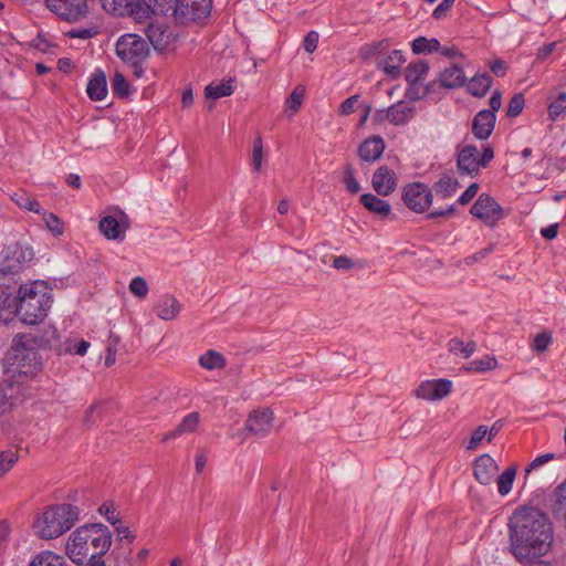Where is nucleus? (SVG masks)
Returning a JSON list of instances; mask_svg holds the SVG:
<instances>
[{"mask_svg": "<svg viewBox=\"0 0 566 566\" xmlns=\"http://www.w3.org/2000/svg\"><path fill=\"white\" fill-rule=\"evenodd\" d=\"M385 150V142L381 137L375 136L366 139L359 147L358 153L363 160H377Z\"/></svg>", "mask_w": 566, "mask_h": 566, "instance_id": "obj_24", "label": "nucleus"}, {"mask_svg": "<svg viewBox=\"0 0 566 566\" xmlns=\"http://www.w3.org/2000/svg\"><path fill=\"white\" fill-rule=\"evenodd\" d=\"M304 88L297 86L293 90L290 96L285 99V112L289 117H293L300 109L304 99Z\"/></svg>", "mask_w": 566, "mask_h": 566, "instance_id": "obj_39", "label": "nucleus"}, {"mask_svg": "<svg viewBox=\"0 0 566 566\" xmlns=\"http://www.w3.org/2000/svg\"><path fill=\"white\" fill-rule=\"evenodd\" d=\"M552 343V336L548 333L537 334L533 342V349L542 353L547 349L549 344Z\"/></svg>", "mask_w": 566, "mask_h": 566, "instance_id": "obj_56", "label": "nucleus"}, {"mask_svg": "<svg viewBox=\"0 0 566 566\" xmlns=\"http://www.w3.org/2000/svg\"><path fill=\"white\" fill-rule=\"evenodd\" d=\"M492 86V78L488 74H479L471 78L468 91L478 97L484 96Z\"/></svg>", "mask_w": 566, "mask_h": 566, "instance_id": "obj_32", "label": "nucleus"}, {"mask_svg": "<svg viewBox=\"0 0 566 566\" xmlns=\"http://www.w3.org/2000/svg\"><path fill=\"white\" fill-rule=\"evenodd\" d=\"M43 221L45 227L54 234L61 235L63 233V226L60 218L52 212L43 213Z\"/></svg>", "mask_w": 566, "mask_h": 566, "instance_id": "obj_49", "label": "nucleus"}, {"mask_svg": "<svg viewBox=\"0 0 566 566\" xmlns=\"http://www.w3.org/2000/svg\"><path fill=\"white\" fill-rule=\"evenodd\" d=\"M211 3V0H177L174 12L181 23L197 21L210 14Z\"/></svg>", "mask_w": 566, "mask_h": 566, "instance_id": "obj_11", "label": "nucleus"}, {"mask_svg": "<svg viewBox=\"0 0 566 566\" xmlns=\"http://www.w3.org/2000/svg\"><path fill=\"white\" fill-rule=\"evenodd\" d=\"M479 184L473 182L471 184L465 191L459 197L458 202L462 206L468 205L478 193L479 191Z\"/></svg>", "mask_w": 566, "mask_h": 566, "instance_id": "obj_60", "label": "nucleus"}, {"mask_svg": "<svg viewBox=\"0 0 566 566\" xmlns=\"http://www.w3.org/2000/svg\"><path fill=\"white\" fill-rule=\"evenodd\" d=\"M146 34L156 50H165L174 39V34L169 28L158 22H151L147 27Z\"/></svg>", "mask_w": 566, "mask_h": 566, "instance_id": "obj_19", "label": "nucleus"}, {"mask_svg": "<svg viewBox=\"0 0 566 566\" xmlns=\"http://www.w3.org/2000/svg\"><path fill=\"white\" fill-rule=\"evenodd\" d=\"M86 92L94 101H102L107 94V83L104 73H96L88 82Z\"/></svg>", "mask_w": 566, "mask_h": 566, "instance_id": "obj_30", "label": "nucleus"}, {"mask_svg": "<svg viewBox=\"0 0 566 566\" xmlns=\"http://www.w3.org/2000/svg\"><path fill=\"white\" fill-rule=\"evenodd\" d=\"M176 0H148L146 2L149 6L150 13L165 12L169 9H174Z\"/></svg>", "mask_w": 566, "mask_h": 566, "instance_id": "obj_55", "label": "nucleus"}, {"mask_svg": "<svg viewBox=\"0 0 566 566\" xmlns=\"http://www.w3.org/2000/svg\"><path fill=\"white\" fill-rule=\"evenodd\" d=\"M273 419V412L270 409L254 410L248 417L244 428L253 436L264 437L270 432Z\"/></svg>", "mask_w": 566, "mask_h": 566, "instance_id": "obj_14", "label": "nucleus"}, {"mask_svg": "<svg viewBox=\"0 0 566 566\" xmlns=\"http://www.w3.org/2000/svg\"><path fill=\"white\" fill-rule=\"evenodd\" d=\"M458 169L461 174L474 177L482 167L479 159V150L475 146L467 145L458 153Z\"/></svg>", "mask_w": 566, "mask_h": 566, "instance_id": "obj_16", "label": "nucleus"}, {"mask_svg": "<svg viewBox=\"0 0 566 566\" xmlns=\"http://www.w3.org/2000/svg\"><path fill=\"white\" fill-rule=\"evenodd\" d=\"M99 33V28L96 24H91L85 28H74L67 31L66 35L72 39L88 40L95 38Z\"/></svg>", "mask_w": 566, "mask_h": 566, "instance_id": "obj_44", "label": "nucleus"}, {"mask_svg": "<svg viewBox=\"0 0 566 566\" xmlns=\"http://www.w3.org/2000/svg\"><path fill=\"white\" fill-rule=\"evenodd\" d=\"M403 62L405 57L402 52L394 50L379 65L388 76L395 78L399 75Z\"/></svg>", "mask_w": 566, "mask_h": 566, "instance_id": "obj_31", "label": "nucleus"}, {"mask_svg": "<svg viewBox=\"0 0 566 566\" xmlns=\"http://www.w3.org/2000/svg\"><path fill=\"white\" fill-rule=\"evenodd\" d=\"M119 343V338L115 335H109L107 342H106V357H105V365L107 367L114 365L116 360V354H117V346Z\"/></svg>", "mask_w": 566, "mask_h": 566, "instance_id": "obj_50", "label": "nucleus"}, {"mask_svg": "<svg viewBox=\"0 0 566 566\" xmlns=\"http://www.w3.org/2000/svg\"><path fill=\"white\" fill-rule=\"evenodd\" d=\"M263 160V145L262 139L258 137L253 144L251 165L255 171H259Z\"/></svg>", "mask_w": 566, "mask_h": 566, "instance_id": "obj_53", "label": "nucleus"}, {"mask_svg": "<svg viewBox=\"0 0 566 566\" xmlns=\"http://www.w3.org/2000/svg\"><path fill=\"white\" fill-rule=\"evenodd\" d=\"M112 88L113 92L119 96H127L129 94V84L125 76L119 72L114 74L112 80Z\"/></svg>", "mask_w": 566, "mask_h": 566, "instance_id": "obj_48", "label": "nucleus"}, {"mask_svg": "<svg viewBox=\"0 0 566 566\" xmlns=\"http://www.w3.org/2000/svg\"><path fill=\"white\" fill-rule=\"evenodd\" d=\"M200 422V415L198 412H191L187 415L182 421L179 423L178 432L182 434L191 433L196 431L198 424Z\"/></svg>", "mask_w": 566, "mask_h": 566, "instance_id": "obj_46", "label": "nucleus"}, {"mask_svg": "<svg viewBox=\"0 0 566 566\" xmlns=\"http://www.w3.org/2000/svg\"><path fill=\"white\" fill-rule=\"evenodd\" d=\"M12 201L18 205L20 208L27 209L29 211L41 213V206L40 203L31 197L29 193H27L23 190L15 191L11 196Z\"/></svg>", "mask_w": 566, "mask_h": 566, "instance_id": "obj_37", "label": "nucleus"}, {"mask_svg": "<svg viewBox=\"0 0 566 566\" xmlns=\"http://www.w3.org/2000/svg\"><path fill=\"white\" fill-rule=\"evenodd\" d=\"M440 81L448 88L462 86L465 81L464 72L460 66L451 65L440 74Z\"/></svg>", "mask_w": 566, "mask_h": 566, "instance_id": "obj_28", "label": "nucleus"}, {"mask_svg": "<svg viewBox=\"0 0 566 566\" xmlns=\"http://www.w3.org/2000/svg\"><path fill=\"white\" fill-rule=\"evenodd\" d=\"M516 468L510 467L505 469L496 480L497 491L502 496L507 495L513 486L515 476H516Z\"/></svg>", "mask_w": 566, "mask_h": 566, "instance_id": "obj_38", "label": "nucleus"}, {"mask_svg": "<svg viewBox=\"0 0 566 566\" xmlns=\"http://www.w3.org/2000/svg\"><path fill=\"white\" fill-rule=\"evenodd\" d=\"M459 187V182L448 176H442L433 186V189L438 196H441L442 198H449L452 197Z\"/></svg>", "mask_w": 566, "mask_h": 566, "instance_id": "obj_36", "label": "nucleus"}, {"mask_svg": "<svg viewBox=\"0 0 566 566\" xmlns=\"http://www.w3.org/2000/svg\"><path fill=\"white\" fill-rule=\"evenodd\" d=\"M317 43H318V33L315 31H310L305 35L304 41H303L304 50L308 53H313L317 48Z\"/></svg>", "mask_w": 566, "mask_h": 566, "instance_id": "obj_61", "label": "nucleus"}, {"mask_svg": "<svg viewBox=\"0 0 566 566\" xmlns=\"http://www.w3.org/2000/svg\"><path fill=\"white\" fill-rule=\"evenodd\" d=\"M411 48L416 54L431 53L440 50V42L434 38L427 39L424 36H419L413 40Z\"/></svg>", "mask_w": 566, "mask_h": 566, "instance_id": "obj_41", "label": "nucleus"}, {"mask_svg": "<svg viewBox=\"0 0 566 566\" xmlns=\"http://www.w3.org/2000/svg\"><path fill=\"white\" fill-rule=\"evenodd\" d=\"M555 458L554 453H545L536 457L525 469L526 473H530L532 470L538 469L539 467L546 464Z\"/></svg>", "mask_w": 566, "mask_h": 566, "instance_id": "obj_59", "label": "nucleus"}, {"mask_svg": "<svg viewBox=\"0 0 566 566\" xmlns=\"http://www.w3.org/2000/svg\"><path fill=\"white\" fill-rule=\"evenodd\" d=\"M431 189L421 182H411L402 189L405 205L417 213L424 212L432 203Z\"/></svg>", "mask_w": 566, "mask_h": 566, "instance_id": "obj_10", "label": "nucleus"}, {"mask_svg": "<svg viewBox=\"0 0 566 566\" xmlns=\"http://www.w3.org/2000/svg\"><path fill=\"white\" fill-rule=\"evenodd\" d=\"M32 249L20 242H12L1 251L3 270L17 272L33 259Z\"/></svg>", "mask_w": 566, "mask_h": 566, "instance_id": "obj_12", "label": "nucleus"}, {"mask_svg": "<svg viewBox=\"0 0 566 566\" xmlns=\"http://www.w3.org/2000/svg\"><path fill=\"white\" fill-rule=\"evenodd\" d=\"M497 367V360L494 356L486 355L480 359L472 360L464 369L467 371L484 373Z\"/></svg>", "mask_w": 566, "mask_h": 566, "instance_id": "obj_40", "label": "nucleus"}, {"mask_svg": "<svg viewBox=\"0 0 566 566\" xmlns=\"http://www.w3.org/2000/svg\"><path fill=\"white\" fill-rule=\"evenodd\" d=\"M182 305L174 295H164L159 298L155 311L159 318L174 321L181 312Z\"/></svg>", "mask_w": 566, "mask_h": 566, "instance_id": "obj_21", "label": "nucleus"}, {"mask_svg": "<svg viewBox=\"0 0 566 566\" xmlns=\"http://www.w3.org/2000/svg\"><path fill=\"white\" fill-rule=\"evenodd\" d=\"M109 528L101 523L88 524L72 532L66 542V555L77 564L104 555L112 545Z\"/></svg>", "mask_w": 566, "mask_h": 566, "instance_id": "obj_2", "label": "nucleus"}, {"mask_svg": "<svg viewBox=\"0 0 566 566\" xmlns=\"http://www.w3.org/2000/svg\"><path fill=\"white\" fill-rule=\"evenodd\" d=\"M455 0H442L441 3L434 9L433 17L436 19H442L447 12L452 8Z\"/></svg>", "mask_w": 566, "mask_h": 566, "instance_id": "obj_63", "label": "nucleus"}, {"mask_svg": "<svg viewBox=\"0 0 566 566\" xmlns=\"http://www.w3.org/2000/svg\"><path fill=\"white\" fill-rule=\"evenodd\" d=\"M451 388L452 382L448 379L426 380L417 387L415 395L424 400H439L447 397Z\"/></svg>", "mask_w": 566, "mask_h": 566, "instance_id": "obj_13", "label": "nucleus"}, {"mask_svg": "<svg viewBox=\"0 0 566 566\" xmlns=\"http://www.w3.org/2000/svg\"><path fill=\"white\" fill-rule=\"evenodd\" d=\"M344 184L346 189L352 193H357L360 190L359 182L354 176V169L350 165H347L344 170Z\"/></svg>", "mask_w": 566, "mask_h": 566, "instance_id": "obj_52", "label": "nucleus"}, {"mask_svg": "<svg viewBox=\"0 0 566 566\" xmlns=\"http://www.w3.org/2000/svg\"><path fill=\"white\" fill-rule=\"evenodd\" d=\"M488 436V427L479 426L472 433L471 440L469 442L468 449L474 450L480 444V442Z\"/></svg>", "mask_w": 566, "mask_h": 566, "instance_id": "obj_57", "label": "nucleus"}, {"mask_svg": "<svg viewBox=\"0 0 566 566\" xmlns=\"http://www.w3.org/2000/svg\"><path fill=\"white\" fill-rule=\"evenodd\" d=\"M116 54L124 62L132 65L136 76H140L138 66L148 56L147 42L137 34L122 35L116 42Z\"/></svg>", "mask_w": 566, "mask_h": 566, "instance_id": "obj_6", "label": "nucleus"}, {"mask_svg": "<svg viewBox=\"0 0 566 566\" xmlns=\"http://www.w3.org/2000/svg\"><path fill=\"white\" fill-rule=\"evenodd\" d=\"M371 184L378 195L388 196L397 187L396 174L387 166H381L375 171Z\"/></svg>", "mask_w": 566, "mask_h": 566, "instance_id": "obj_17", "label": "nucleus"}, {"mask_svg": "<svg viewBox=\"0 0 566 566\" xmlns=\"http://www.w3.org/2000/svg\"><path fill=\"white\" fill-rule=\"evenodd\" d=\"M109 566H134L132 562V546L116 543L108 557Z\"/></svg>", "mask_w": 566, "mask_h": 566, "instance_id": "obj_27", "label": "nucleus"}, {"mask_svg": "<svg viewBox=\"0 0 566 566\" xmlns=\"http://www.w3.org/2000/svg\"><path fill=\"white\" fill-rule=\"evenodd\" d=\"M388 122L396 126L407 124L415 114V108L406 102H398L388 108Z\"/></svg>", "mask_w": 566, "mask_h": 566, "instance_id": "obj_22", "label": "nucleus"}, {"mask_svg": "<svg viewBox=\"0 0 566 566\" xmlns=\"http://www.w3.org/2000/svg\"><path fill=\"white\" fill-rule=\"evenodd\" d=\"M499 472L496 461L490 454H482L473 463V475L482 485H490Z\"/></svg>", "mask_w": 566, "mask_h": 566, "instance_id": "obj_15", "label": "nucleus"}, {"mask_svg": "<svg viewBox=\"0 0 566 566\" xmlns=\"http://www.w3.org/2000/svg\"><path fill=\"white\" fill-rule=\"evenodd\" d=\"M548 117L552 120H557L563 116H566V87L557 88L551 93L548 97Z\"/></svg>", "mask_w": 566, "mask_h": 566, "instance_id": "obj_25", "label": "nucleus"}, {"mask_svg": "<svg viewBox=\"0 0 566 566\" xmlns=\"http://www.w3.org/2000/svg\"><path fill=\"white\" fill-rule=\"evenodd\" d=\"M357 262L347 255H336L333 258V268L339 271H349L356 266Z\"/></svg>", "mask_w": 566, "mask_h": 566, "instance_id": "obj_54", "label": "nucleus"}, {"mask_svg": "<svg viewBox=\"0 0 566 566\" xmlns=\"http://www.w3.org/2000/svg\"><path fill=\"white\" fill-rule=\"evenodd\" d=\"M199 365L207 370L222 369L226 358L219 352L210 349L199 357Z\"/></svg>", "mask_w": 566, "mask_h": 566, "instance_id": "obj_33", "label": "nucleus"}, {"mask_svg": "<svg viewBox=\"0 0 566 566\" xmlns=\"http://www.w3.org/2000/svg\"><path fill=\"white\" fill-rule=\"evenodd\" d=\"M448 349L451 354L467 359L475 353L476 344L473 340L464 343L459 338H452L448 343Z\"/></svg>", "mask_w": 566, "mask_h": 566, "instance_id": "obj_34", "label": "nucleus"}, {"mask_svg": "<svg viewBox=\"0 0 566 566\" xmlns=\"http://www.w3.org/2000/svg\"><path fill=\"white\" fill-rule=\"evenodd\" d=\"M128 289L134 296L140 300H144L149 292L148 283L143 276H135L130 281Z\"/></svg>", "mask_w": 566, "mask_h": 566, "instance_id": "obj_45", "label": "nucleus"}, {"mask_svg": "<svg viewBox=\"0 0 566 566\" xmlns=\"http://www.w3.org/2000/svg\"><path fill=\"white\" fill-rule=\"evenodd\" d=\"M496 115L492 111L482 109L473 119V134L479 139H486L493 132Z\"/></svg>", "mask_w": 566, "mask_h": 566, "instance_id": "obj_20", "label": "nucleus"}, {"mask_svg": "<svg viewBox=\"0 0 566 566\" xmlns=\"http://www.w3.org/2000/svg\"><path fill=\"white\" fill-rule=\"evenodd\" d=\"M19 460L17 452L11 450L0 453V476L6 474Z\"/></svg>", "mask_w": 566, "mask_h": 566, "instance_id": "obj_47", "label": "nucleus"}, {"mask_svg": "<svg viewBox=\"0 0 566 566\" xmlns=\"http://www.w3.org/2000/svg\"><path fill=\"white\" fill-rule=\"evenodd\" d=\"M78 520V510L71 504L49 506L38 514L33 522V530L38 537L52 539L61 536Z\"/></svg>", "mask_w": 566, "mask_h": 566, "instance_id": "obj_4", "label": "nucleus"}, {"mask_svg": "<svg viewBox=\"0 0 566 566\" xmlns=\"http://www.w3.org/2000/svg\"><path fill=\"white\" fill-rule=\"evenodd\" d=\"M490 69L495 75L503 76L506 72V64L503 60H495L490 63Z\"/></svg>", "mask_w": 566, "mask_h": 566, "instance_id": "obj_64", "label": "nucleus"}, {"mask_svg": "<svg viewBox=\"0 0 566 566\" xmlns=\"http://www.w3.org/2000/svg\"><path fill=\"white\" fill-rule=\"evenodd\" d=\"M14 313L27 325L42 322L52 306V290L44 281L22 284L18 291Z\"/></svg>", "mask_w": 566, "mask_h": 566, "instance_id": "obj_3", "label": "nucleus"}, {"mask_svg": "<svg viewBox=\"0 0 566 566\" xmlns=\"http://www.w3.org/2000/svg\"><path fill=\"white\" fill-rule=\"evenodd\" d=\"M98 229L108 240L123 241L127 227L122 224L116 218L107 216L101 219Z\"/></svg>", "mask_w": 566, "mask_h": 566, "instance_id": "obj_23", "label": "nucleus"}, {"mask_svg": "<svg viewBox=\"0 0 566 566\" xmlns=\"http://www.w3.org/2000/svg\"><path fill=\"white\" fill-rule=\"evenodd\" d=\"M470 213L490 227H494L504 217L503 209L499 202L485 192L479 196L471 207Z\"/></svg>", "mask_w": 566, "mask_h": 566, "instance_id": "obj_9", "label": "nucleus"}, {"mask_svg": "<svg viewBox=\"0 0 566 566\" xmlns=\"http://www.w3.org/2000/svg\"><path fill=\"white\" fill-rule=\"evenodd\" d=\"M48 9L60 19L67 22H77L88 13L87 0H45Z\"/></svg>", "mask_w": 566, "mask_h": 566, "instance_id": "obj_8", "label": "nucleus"}, {"mask_svg": "<svg viewBox=\"0 0 566 566\" xmlns=\"http://www.w3.org/2000/svg\"><path fill=\"white\" fill-rule=\"evenodd\" d=\"M115 530L117 533V543H125L130 546L135 539V535L132 533V531L122 524L117 525Z\"/></svg>", "mask_w": 566, "mask_h": 566, "instance_id": "obj_58", "label": "nucleus"}, {"mask_svg": "<svg viewBox=\"0 0 566 566\" xmlns=\"http://www.w3.org/2000/svg\"><path fill=\"white\" fill-rule=\"evenodd\" d=\"M524 104H525L524 96L521 93L515 94L509 103L507 111H506L507 116L515 117L518 114H521V112L524 108Z\"/></svg>", "mask_w": 566, "mask_h": 566, "instance_id": "obj_51", "label": "nucleus"}, {"mask_svg": "<svg viewBox=\"0 0 566 566\" xmlns=\"http://www.w3.org/2000/svg\"><path fill=\"white\" fill-rule=\"evenodd\" d=\"M90 348V343L84 339H72L67 338L63 345L62 350L66 354H75L80 356H84Z\"/></svg>", "mask_w": 566, "mask_h": 566, "instance_id": "obj_43", "label": "nucleus"}, {"mask_svg": "<svg viewBox=\"0 0 566 566\" xmlns=\"http://www.w3.org/2000/svg\"><path fill=\"white\" fill-rule=\"evenodd\" d=\"M553 510L566 521V482L562 483L553 494Z\"/></svg>", "mask_w": 566, "mask_h": 566, "instance_id": "obj_42", "label": "nucleus"}, {"mask_svg": "<svg viewBox=\"0 0 566 566\" xmlns=\"http://www.w3.org/2000/svg\"><path fill=\"white\" fill-rule=\"evenodd\" d=\"M29 566H67L64 558L50 551L39 553Z\"/></svg>", "mask_w": 566, "mask_h": 566, "instance_id": "obj_35", "label": "nucleus"}, {"mask_svg": "<svg viewBox=\"0 0 566 566\" xmlns=\"http://www.w3.org/2000/svg\"><path fill=\"white\" fill-rule=\"evenodd\" d=\"M6 366L13 375L34 376L41 369V359L24 337L19 336L13 339L7 353Z\"/></svg>", "mask_w": 566, "mask_h": 566, "instance_id": "obj_5", "label": "nucleus"}, {"mask_svg": "<svg viewBox=\"0 0 566 566\" xmlns=\"http://www.w3.org/2000/svg\"><path fill=\"white\" fill-rule=\"evenodd\" d=\"M102 9L115 17L129 15L137 22L145 21L150 15L146 0H99Z\"/></svg>", "mask_w": 566, "mask_h": 566, "instance_id": "obj_7", "label": "nucleus"}, {"mask_svg": "<svg viewBox=\"0 0 566 566\" xmlns=\"http://www.w3.org/2000/svg\"><path fill=\"white\" fill-rule=\"evenodd\" d=\"M428 71L429 66L423 61L412 62L407 66L405 78L410 85V88L408 90V95L410 97H420V94L417 92V85L426 77Z\"/></svg>", "mask_w": 566, "mask_h": 566, "instance_id": "obj_18", "label": "nucleus"}, {"mask_svg": "<svg viewBox=\"0 0 566 566\" xmlns=\"http://www.w3.org/2000/svg\"><path fill=\"white\" fill-rule=\"evenodd\" d=\"M233 94L232 80H222L212 82L205 88V96L211 99H219L221 97L230 96Z\"/></svg>", "mask_w": 566, "mask_h": 566, "instance_id": "obj_29", "label": "nucleus"}, {"mask_svg": "<svg viewBox=\"0 0 566 566\" xmlns=\"http://www.w3.org/2000/svg\"><path fill=\"white\" fill-rule=\"evenodd\" d=\"M360 203L375 216L385 219L391 212L390 205L373 193H365L360 197Z\"/></svg>", "mask_w": 566, "mask_h": 566, "instance_id": "obj_26", "label": "nucleus"}, {"mask_svg": "<svg viewBox=\"0 0 566 566\" xmlns=\"http://www.w3.org/2000/svg\"><path fill=\"white\" fill-rule=\"evenodd\" d=\"M510 547L521 563L546 555L554 541L548 516L538 509L524 506L514 511L509 522Z\"/></svg>", "mask_w": 566, "mask_h": 566, "instance_id": "obj_1", "label": "nucleus"}, {"mask_svg": "<svg viewBox=\"0 0 566 566\" xmlns=\"http://www.w3.org/2000/svg\"><path fill=\"white\" fill-rule=\"evenodd\" d=\"M359 96L353 95L346 98L339 106V113L342 115H349L355 112L356 104L358 102Z\"/></svg>", "mask_w": 566, "mask_h": 566, "instance_id": "obj_62", "label": "nucleus"}]
</instances>
